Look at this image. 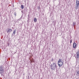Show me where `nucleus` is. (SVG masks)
I'll return each instance as SVG.
<instances>
[{"label":"nucleus","mask_w":79,"mask_h":79,"mask_svg":"<svg viewBox=\"0 0 79 79\" xmlns=\"http://www.w3.org/2000/svg\"><path fill=\"white\" fill-rule=\"evenodd\" d=\"M51 69L52 71L53 70H55L56 68H57L56 67V64L53 63L52 64H51Z\"/></svg>","instance_id":"1"},{"label":"nucleus","mask_w":79,"mask_h":79,"mask_svg":"<svg viewBox=\"0 0 79 79\" xmlns=\"http://www.w3.org/2000/svg\"><path fill=\"white\" fill-rule=\"evenodd\" d=\"M58 64L60 67H61L63 64V60L61 59H59L58 61Z\"/></svg>","instance_id":"2"},{"label":"nucleus","mask_w":79,"mask_h":79,"mask_svg":"<svg viewBox=\"0 0 79 79\" xmlns=\"http://www.w3.org/2000/svg\"><path fill=\"white\" fill-rule=\"evenodd\" d=\"M79 7V0H76L75 6L76 10H77Z\"/></svg>","instance_id":"3"},{"label":"nucleus","mask_w":79,"mask_h":79,"mask_svg":"<svg viewBox=\"0 0 79 79\" xmlns=\"http://www.w3.org/2000/svg\"><path fill=\"white\" fill-rule=\"evenodd\" d=\"M3 73V66H0V74H2Z\"/></svg>","instance_id":"4"},{"label":"nucleus","mask_w":79,"mask_h":79,"mask_svg":"<svg viewBox=\"0 0 79 79\" xmlns=\"http://www.w3.org/2000/svg\"><path fill=\"white\" fill-rule=\"evenodd\" d=\"M77 57H76V59L79 58V50H78L76 53Z\"/></svg>","instance_id":"5"},{"label":"nucleus","mask_w":79,"mask_h":79,"mask_svg":"<svg viewBox=\"0 0 79 79\" xmlns=\"http://www.w3.org/2000/svg\"><path fill=\"white\" fill-rule=\"evenodd\" d=\"M11 31H12V30L11 29L8 28L6 30V32L7 33H8V32L10 33Z\"/></svg>","instance_id":"6"},{"label":"nucleus","mask_w":79,"mask_h":79,"mask_svg":"<svg viewBox=\"0 0 79 79\" xmlns=\"http://www.w3.org/2000/svg\"><path fill=\"white\" fill-rule=\"evenodd\" d=\"M77 45V44L75 43L74 42L73 45V48H76V45Z\"/></svg>","instance_id":"7"},{"label":"nucleus","mask_w":79,"mask_h":79,"mask_svg":"<svg viewBox=\"0 0 79 79\" xmlns=\"http://www.w3.org/2000/svg\"><path fill=\"white\" fill-rule=\"evenodd\" d=\"M76 75H77V76H76V77H77V79H79V71H77V72L76 73Z\"/></svg>","instance_id":"8"},{"label":"nucleus","mask_w":79,"mask_h":79,"mask_svg":"<svg viewBox=\"0 0 79 79\" xmlns=\"http://www.w3.org/2000/svg\"><path fill=\"white\" fill-rule=\"evenodd\" d=\"M34 21L35 22H37V19L36 18H34Z\"/></svg>","instance_id":"9"},{"label":"nucleus","mask_w":79,"mask_h":79,"mask_svg":"<svg viewBox=\"0 0 79 79\" xmlns=\"http://www.w3.org/2000/svg\"><path fill=\"white\" fill-rule=\"evenodd\" d=\"M21 7L22 9H24V6H23V5H21Z\"/></svg>","instance_id":"10"},{"label":"nucleus","mask_w":79,"mask_h":79,"mask_svg":"<svg viewBox=\"0 0 79 79\" xmlns=\"http://www.w3.org/2000/svg\"><path fill=\"white\" fill-rule=\"evenodd\" d=\"M31 62H34V59H32L31 60Z\"/></svg>","instance_id":"11"},{"label":"nucleus","mask_w":79,"mask_h":79,"mask_svg":"<svg viewBox=\"0 0 79 79\" xmlns=\"http://www.w3.org/2000/svg\"><path fill=\"white\" fill-rule=\"evenodd\" d=\"M16 32V31H15V30L14 31H13V34H14V35H15V33Z\"/></svg>","instance_id":"12"},{"label":"nucleus","mask_w":79,"mask_h":79,"mask_svg":"<svg viewBox=\"0 0 79 79\" xmlns=\"http://www.w3.org/2000/svg\"><path fill=\"white\" fill-rule=\"evenodd\" d=\"M16 15H17L16 12H15L14 13V15H15V16H16Z\"/></svg>","instance_id":"13"},{"label":"nucleus","mask_w":79,"mask_h":79,"mask_svg":"<svg viewBox=\"0 0 79 79\" xmlns=\"http://www.w3.org/2000/svg\"><path fill=\"white\" fill-rule=\"evenodd\" d=\"M73 26H75V22H73Z\"/></svg>","instance_id":"14"},{"label":"nucleus","mask_w":79,"mask_h":79,"mask_svg":"<svg viewBox=\"0 0 79 79\" xmlns=\"http://www.w3.org/2000/svg\"><path fill=\"white\" fill-rule=\"evenodd\" d=\"M38 9H39V10H40V7H38Z\"/></svg>","instance_id":"15"},{"label":"nucleus","mask_w":79,"mask_h":79,"mask_svg":"<svg viewBox=\"0 0 79 79\" xmlns=\"http://www.w3.org/2000/svg\"><path fill=\"white\" fill-rule=\"evenodd\" d=\"M72 43V40H70V43L71 44V43Z\"/></svg>","instance_id":"16"}]
</instances>
